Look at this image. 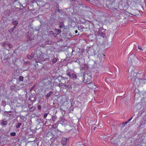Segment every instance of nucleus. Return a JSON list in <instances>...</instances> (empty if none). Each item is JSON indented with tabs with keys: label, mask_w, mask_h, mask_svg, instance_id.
Listing matches in <instances>:
<instances>
[{
	"label": "nucleus",
	"mask_w": 146,
	"mask_h": 146,
	"mask_svg": "<svg viewBox=\"0 0 146 146\" xmlns=\"http://www.w3.org/2000/svg\"><path fill=\"white\" fill-rule=\"evenodd\" d=\"M64 86L65 88H70V85H69L68 82L67 83H66Z\"/></svg>",
	"instance_id": "obj_12"
},
{
	"label": "nucleus",
	"mask_w": 146,
	"mask_h": 146,
	"mask_svg": "<svg viewBox=\"0 0 146 146\" xmlns=\"http://www.w3.org/2000/svg\"><path fill=\"white\" fill-rule=\"evenodd\" d=\"M6 112H7V111H6ZM8 112H11V111H8Z\"/></svg>",
	"instance_id": "obj_37"
},
{
	"label": "nucleus",
	"mask_w": 146,
	"mask_h": 146,
	"mask_svg": "<svg viewBox=\"0 0 146 146\" xmlns=\"http://www.w3.org/2000/svg\"><path fill=\"white\" fill-rule=\"evenodd\" d=\"M8 123V121L7 120H2L1 122V125H6Z\"/></svg>",
	"instance_id": "obj_9"
},
{
	"label": "nucleus",
	"mask_w": 146,
	"mask_h": 146,
	"mask_svg": "<svg viewBox=\"0 0 146 146\" xmlns=\"http://www.w3.org/2000/svg\"><path fill=\"white\" fill-rule=\"evenodd\" d=\"M16 133L15 132H11L10 133V135L11 136H15L16 135Z\"/></svg>",
	"instance_id": "obj_19"
},
{
	"label": "nucleus",
	"mask_w": 146,
	"mask_h": 146,
	"mask_svg": "<svg viewBox=\"0 0 146 146\" xmlns=\"http://www.w3.org/2000/svg\"><path fill=\"white\" fill-rule=\"evenodd\" d=\"M87 76H88V77L87 79H86V82L87 84H88L91 83L90 79L91 78V77L90 75H88V74H87Z\"/></svg>",
	"instance_id": "obj_5"
},
{
	"label": "nucleus",
	"mask_w": 146,
	"mask_h": 146,
	"mask_svg": "<svg viewBox=\"0 0 146 146\" xmlns=\"http://www.w3.org/2000/svg\"><path fill=\"white\" fill-rule=\"evenodd\" d=\"M7 46L9 47L10 48H12L13 47V46L10 44L8 43Z\"/></svg>",
	"instance_id": "obj_20"
},
{
	"label": "nucleus",
	"mask_w": 146,
	"mask_h": 146,
	"mask_svg": "<svg viewBox=\"0 0 146 146\" xmlns=\"http://www.w3.org/2000/svg\"><path fill=\"white\" fill-rule=\"evenodd\" d=\"M12 24L14 25V27H15L16 28L18 24V22L17 20H13L12 21Z\"/></svg>",
	"instance_id": "obj_6"
},
{
	"label": "nucleus",
	"mask_w": 146,
	"mask_h": 146,
	"mask_svg": "<svg viewBox=\"0 0 146 146\" xmlns=\"http://www.w3.org/2000/svg\"><path fill=\"white\" fill-rule=\"evenodd\" d=\"M82 68L84 70H86L88 69V66L86 64H84L83 66L82 67Z\"/></svg>",
	"instance_id": "obj_10"
},
{
	"label": "nucleus",
	"mask_w": 146,
	"mask_h": 146,
	"mask_svg": "<svg viewBox=\"0 0 146 146\" xmlns=\"http://www.w3.org/2000/svg\"><path fill=\"white\" fill-rule=\"evenodd\" d=\"M8 43L7 42L5 41L4 42V43L2 44V45L3 46H5L6 45H7Z\"/></svg>",
	"instance_id": "obj_18"
},
{
	"label": "nucleus",
	"mask_w": 146,
	"mask_h": 146,
	"mask_svg": "<svg viewBox=\"0 0 146 146\" xmlns=\"http://www.w3.org/2000/svg\"><path fill=\"white\" fill-rule=\"evenodd\" d=\"M138 48L139 50H142V48H141V47L139 46H138Z\"/></svg>",
	"instance_id": "obj_25"
},
{
	"label": "nucleus",
	"mask_w": 146,
	"mask_h": 146,
	"mask_svg": "<svg viewBox=\"0 0 146 146\" xmlns=\"http://www.w3.org/2000/svg\"><path fill=\"white\" fill-rule=\"evenodd\" d=\"M35 141V140H33V141H29L28 142V143H29V142H33V141Z\"/></svg>",
	"instance_id": "obj_35"
},
{
	"label": "nucleus",
	"mask_w": 146,
	"mask_h": 146,
	"mask_svg": "<svg viewBox=\"0 0 146 146\" xmlns=\"http://www.w3.org/2000/svg\"><path fill=\"white\" fill-rule=\"evenodd\" d=\"M75 33L76 34H77V33H78V31L77 30H76L75 31Z\"/></svg>",
	"instance_id": "obj_32"
},
{
	"label": "nucleus",
	"mask_w": 146,
	"mask_h": 146,
	"mask_svg": "<svg viewBox=\"0 0 146 146\" xmlns=\"http://www.w3.org/2000/svg\"><path fill=\"white\" fill-rule=\"evenodd\" d=\"M67 74L68 76L73 79L75 80L77 78V76L76 74L71 72H68L67 73Z\"/></svg>",
	"instance_id": "obj_1"
},
{
	"label": "nucleus",
	"mask_w": 146,
	"mask_h": 146,
	"mask_svg": "<svg viewBox=\"0 0 146 146\" xmlns=\"http://www.w3.org/2000/svg\"><path fill=\"white\" fill-rule=\"evenodd\" d=\"M52 94V92L51 91H50L46 95V97L47 98H48L49 97L50 95H51Z\"/></svg>",
	"instance_id": "obj_14"
},
{
	"label": "nucleus",
	"mask_w": 146,
	"mask_h": 146,
	"mask_svg": "<svg viewBox=\"0 0 146 146\" xmlns=\"http://www.w3.org/2000/svg\"><path fill=\"white\" fill-rule=\"evenodd\" d=\"M102 55L104 56V55L103 54Z\"/></svg>",
	"instance_id": "obj_38"
},
{
	"label": "nucleus",
	"mask_w": 146,
	"mask_h": 146,
	"mask_svg": "<svg viewBox=\"0 0 146 146\" xmlns=\"http://www.w3.org/2000/svg\"><path fill=\"white\" fill-rule=\"evenodd\" d=\"M56 61L57 60L56 58H54L52 60V62L53 63H55L56 62Z\"/></svg>",
	"instance_id": "obj_21"
},
{
	"label": "nucleus",
	"mask_w": 146,
	"mask_h": 146,
	"mask_svg": "<svg viewBox=\"0 0 146 146\" xmlns=\"http://www.w3.org/2000/svg\"><path fill=\"white\" fill-rule=\"evenodd\" d=\"M64 26L63 22H61L60 23L59 27L60 28H62L63 27H64Z\"/></svg>",
	"instance_id": "obj_15"
},
{
	"label": "nucleus",
	"mask_w": 146,
	"mask_h": 146,
	"mask_svg": "<svg viewBox=\"0 0 146 146\" xmlns=\"http://www.w3.org/2000/svg\"><path fill=\"white\" fill-rule=\"evenodd\" d=\"M22 124L21 123H17L16 125V127L17 128H18Z\"/></svg>",
	"instance_id": "obj_16"
},
{
	"label": "nucleus",
	"mask_w": 146,
	"mask_h": 146,
	"mask_svg": "<svg viewBox=\"0 0 146 146\" xmlns=\"http://www.w3.org/2000/svg\"><path fill=\"white\" fill-rule=\"evenodd\" d=\"M85 146L83 144H79V146Z\"/></svg>",
	"instance_id": "obj_31"
},
{
	"label": "nucleus",
	"mask_w": 146,
	"mask_h": 146,
	"mask_svg": "<svg viewBox=\"0 0 146 146\" xmlns=\"http://www.w3.org/2000/svg\"><path fill=\"white\" fill-rule=\"evenodd\" d=\"M42 55L40 54V57L39 58H38V60L39 61L44 60V58H43L42 57Z\"/></svg>",
	"instance_id": "obj_13"
},
{
	"label": "nucleus",
	"mask_w": 146,
	"mask_h": 146,
	"mask_svg": "<svg viewBox=\"0 0 146 146\" xmlns=\"http://www.w3.org/2000/svg\"><path fill=\"white\" fill-rule=\"evenodd\" d=\"M52 120L53 121H55V119H56V117L55 116H53L52 117Z\"/></svg>",
	"instance_id": "obj_23"
},
{
	"label": "nucleus",
	"mask_w": 146,
	"mask_h": 146,
	"mask_svg": "<svg viewBox=\"0 0 146 146\" xmlns=\"http://www.w3.org/2000/svg\"><path fill=\"white\" fill-rule=\"evenodd\" d=\"M126 123V122H123V123L122 124H123V125H125L127 124V123Z\"/></svg>",
	"instance_id": "obj_30"
},
{
	"label": "nucleus",
	"mask_w": 146,
	"mask_h": 146,
	"mask_svg": "<svg viewBox=\"0 0 146 146\" xmlns=\"http://www.w3.org/2000/svg\"><path fill=\"white\" fill-rule=\"evenodd\" d=\"M130 121V120H129V119L127 120V121H126V123H127V124L128 123H129V122Z\"/></svg>",
	"instance_id": "obj_28"
},
{
	"label": "nucleus",
	"mask_w": 146,
	"mask_h": 146,
	"mask_svg": "<svg viewBox=\"0 0 146 146\" xmlns=\"http://www.w3.org/2000/svg\"><path fill=\"white\" fill-rule=\"evenodd\" d=\"M25 118V117H23V116H21V118L22 119H23V120H24Z\"/></svg>",
	"instance_id": "obj_27"
},
{
	"label": "nucleus",
	"mask_w": 146,
	"mask_h": 146,
	"mask_svg": "<svg viewBox=\"0 0 146 146\" xmlns=\"http://www.w3.org/2000/svg\"><path fill=\"white\" fill-rule=\"evenodd\" d=\"M16 28H15V27H13L11 29H9L8 30V32L9 33V34L11 35V33L13 32L14 30Z\"/></svg>",
	"instance_id": "obj_8"
},
{
	"label": "nucleus",
	"mask_w": 146,
	"mask_h": 146,
	"mask_svg": "<svg viewBox=\"0 0 146 146\" xmlns=\"http://www.w3.org/2000/svg\"><path fill=\"white\" fill-rule=\"evenodd\" d=\"M56 11H58V12L59 13H60V10L59 9V8H58V7H57L56 8Z\"/></svg>",
	"instance_id": "obj_22"
},
{
	"label": "nucleus",
	"mask_w": 146,
	"mask_h": 146,
	"mask_svg": "<svg viewBox=\"0 0 146 146\" xmlns=\"http://www.w3.org/2000/svg\"><path fill=\"white\" fill-rule=\"evenodd\" d=\"M37 108L38 109L40 110L41 109V107L40 105H38L37 106Z\"/></svg>",
	"instance_id": "obj_26"
},
{
	"label": "nucleus",
	"mask_w": 146,
	"mask_h": 146,
	"mask_svg": "<svg viewBox=\"0 0 146 146\" xmlns=\"http://www.w3.org/2000/svg\"><path fill=\"white\" fill-rule=\"evenodd\" d=\"M47 115H48V114L47 113H45L44 115V118H46V117L47 116Z\"/></svg>",
	"instance_id": "obj_24"
},
{
	"label": "nucleus",
	"mask_w": 146,
	"mask_h": 146,
	"mask_svg": "<svg viewBox=\"0 0 146 146\" xmlns=\"http://www.w3.org/2000/svg\"><path fill=\"white\" fill-rule=\"evenodd\" d=\"M130 121V120H129V119L127 120V121H126V123H127V124L128 123H129V122Z\"/></svg>",
	"instance_id": "obj_29"
},
{
	"label": "nucleus",
	"mask_w": 146,
	"mask_h": 146,
	"mask_svg": "<svg viewBox=\"0 0 146 146\" xmlns=\"http://www.w3.org/2000/svg\"><path fill=\"white\" fill-rule=\"evenodd\" d=\"M54 32L56 33L54 34V35H59L61 33V31L60 29H56L54 30Z\"/></svg>",
	"instance_id": "obj_7"
},
{
	"label": "nucleus",
	"mask_w": 146,
	"mask_h": 146,
	"mask_svg": "<svg viewBox=\"0 0 146 146\" xmlns=\"http://www.w3.org/2000/svg\"><path fill=\"white\" fill-rule=\"evenodd\" d=\"M137 73L134 71H132L131 73V76L132 77H134L136 76Z\"/></svg>",
	"instance_id": "obj_11"
},
{
	"label": "nucleus",
	"mask_w": 146,
	"mask_h": 146,
	"mask_svg": "<svg viewBox=\"0 0 146 146\" xmlns=\"http://www.w3.org/2000/svg\"><path fill=\"white\" fill-rule=\"evenodd\" d=\"M81 29V28H80V27H78V29L79 30H80V29Z\"/></svg>",
	"instance_id": "obj_36"
},
{
	"label": "nucleus",
	"mask_w": 146,
	"mask_h": 146,
	"mask_svg": "<svg viewBox=\"0 0 146 146\" xmlns=\"http://www.w3.org/2000/svg\"><path fill=\"white\" fill-rule=\"evenodd\" d=\"M19 80L20 81H23V77L22 76H20L19 78Z\"/></svg>",
	"instance_id": "obj_17"
},
{
	"label": "nucleus",
	"mask_w": 146,
	"mask_h": 146,
	"mask_svg": "<svg viewBox=\"0 0 146 146\" xmlns=\"http://www.w3.org/2000/svg\"><path fill=\"white\" fill-rule=\"evenodd\" d=\"M35 55V53L32 52L31 55H28L27 56V58L29 59H31L34 57Z\"/></svg>",
	"instance_id": "obj_4"
},
{
	"label": "nucleus",
	"mask_w": 146,
	"mask_h": 146,
	"mask_svg": "<svg viewBox=\"0 0 146 146\" xmlns=\"http://www.w3.org/2000/svg\"><path fill=\"white\" fill-rule=\"evenodd\" d=\"M98 34L99 35L101 36L103 38L106 37V34L105 33L103 32L100 30H99L98 32Z\"/></svg>",
	"instance_id": "obj_3"
},
{
	"label": "nucleus",
	"mask_w": 146,
	"mask_h": 146,
	"mask_svg": "<svg viewBox=\"0 0 146 146\" xmlns=\"http://www.w3.org/2000/svg\"><path fill=\"white\" fill-rule=\"evenodd\" d=\"M133 118V117H132L129 120L130 121Z\"/></svg>",
	"instance_id": "obj_33"
},
{
	"label": "nucleus",
	"mask_w": 146,
	"mask_h": 146,
	"mask_svg": "<svg viewBox=\"0 0 146 146\" xmlns=\"http://www.w3.org/2000/svg\"><path fill=\"white\" fill-rule=\"evenodd\" d=\"M86 75H85V76H84V80L86 78Z\"/></svg>",
	"instance_id": "obj_34"
},
{
	"label": "nucleus",
	"mask_w": 146,
	"mask_h": 146,
	"mask_svg": "<svg viewBox=\"0 0 146 146\" xmlns=\"http://www.w3.org/2000/svg\"><path fill=\"white\" fill-rule=\"evenodd\" d=\"M68 141V139L67 138L65 137H63L62 138L61 140L62 144L63 145H66Z\"/></svg>",
	"instance_id": "obj_2"
}]
</instances>
